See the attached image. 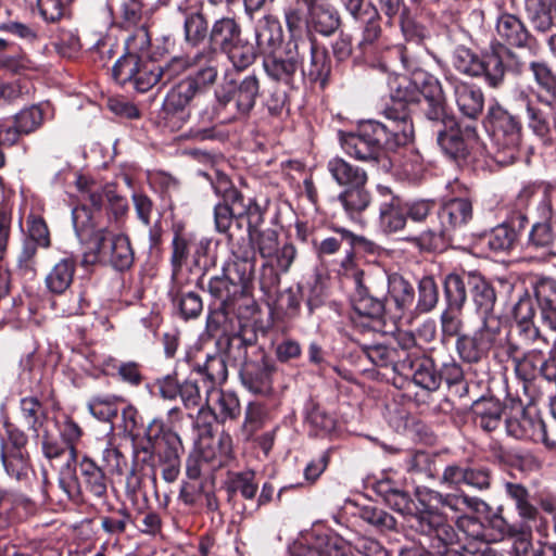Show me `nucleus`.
<instances>
[{
    "label": "nucleus",
    "mask_w": 556,
    "mask_h": 556,
    "mask_svg": "<svg viewBox=\"0 0 556 556\" xmlns=\"http://www.w3.org/2000/svg\"><path fill=\"white\" fill-rule=\"evenodd\" d=\"M495 30L498 39L480 53L466 46H457L452 54V65L460 74L479 78L492 88L504 86L508 74L519 77L527 71V62L514 49L534 50L536 38L516 14L501 12Z\"/></svg>",
    "instance_id": "nucleus-1"
},
{
    "label": "nucleus",
    "mask_w": 556,
    "mask_h": 556,
    "mask_svg": "<svg viewBox=\"0 0 556 556\" xmlns=\"http://www.w3.org/2000/svg\"><path fill=\"white\" fill-rule=\"evenodd\" d=\"M212 188L218 198L214 205L216 231L225 233L228 242H232L235 233L231 231V226L235 225L238 230H242L245 222L248 236L238 240L250 243L255 254L258 253L263 258H274L280 248L279 233L271 228L261 229L265 223L269 201L266 200L261 204L256 198L245 197L223 173L216 174L215 179L212 180Z\"/></svg>",
    "instance_id": "nucleus-2"
},
{
    "label": "nucleus",
    "mask_w": 556,
    "mask_h": 556,
    "mask_svg": "<svg viewBox=\"0 0 556 556\" xmlns=\"http://www.w3.org/2000/svg\"><path fill=\"white\" fill-rule=\"evenodd\" d=\"M160 85L173 83L187 75L167 92L156 118L160 126L179 130L190 117L191 103L206 94L217 83L218 76L207 63L200 50L193 55H175L163 65L159 64Z\"/></svg>",
    "instance_id": "nucleus-3"
},
{
    "label": "nucleus",
    "mask_w": 556,
    "mask_h": 556,
    "mask_svg": "<svg viewBox=\"0 0 556 556\" xmlns=\"http://www.w3.org/2000/svg\"><path fill=\"white\" fill-rule=\"evenodd\" d=\"M214 97L213 114L219 123L248 121L260 99L273 117H280L285 111H289L287 92L275 87L266 94L262 88V77L255 71L241 78L225 80L215 89Z\"/></svg>",
    "instance_id": "nucleus-4"
},
{
    "label": "nucleus",
    "mask_w": 556,
    "mask_h": 556,
    "mask_svg": "<svg viewBox=\"0 0 556 556\" xmlns=\"http://www.w3.org/2000/svg\"><path fill=\"white\" fill-rule=\"evenodd\" d=\"M413 142L407 132L387 119L362 121L355 129L340 134L341 147L350 157L386 174L395 166L397 150Z\"/></svg>",
    "instance_id": "nucleus-5"
},
{
    "label": "nucleus",
    "mask_w": 556,
    "mask_h": 556,
    "mask_svg": "<svg viewBox=\"0 0 556 556\" xmlns=\"http://www.w3.org/2000/svg\"><path fill=\"white\" fill-rule=\"evenodd\" d=\"M447 197L438 203V225L426 227L407 241L425 252L443 251L473 219L477 192L472 185L455 178L446 185Z\"/></svg>",
    "instance_id": "nucleus-6"
},
{
    "label": "nucleus",
    "mask_w": 556,
    "mask_h": 556,
    "mask_svg": "<svg viewBox=\"0 0 556 556\" xmlns=\"http://www.w3.org/2000/svg\"><path fill=\"white\" fill-rule=\"evenodd\" d=\"M254 42L250 40L245 55V70L252 66L260 56L266 76L273 81L294 70L298 49L288 48V39L285 40V31L279 18L274 14H265L254 25Z\"/></svg>",
    "instance_id": "nucleus-7"
},
{
    "label": "nucleus",
    "mask_w": 556,
    "mask_h": 556,
    "mask_svg": "<svg viewBox=\"0 0 556 556\" xmlns=\"http://www.w3.org/2000/svg\"><path fill=\"white\" fill-rule=\"evenodd\" d=\"M389 293L387 273L368 270L367 274H359L350 296V319L356 330L362 333L372 331V323L383 320Z\"/></svg>",
    "instance_id": "nucleus-8"
},
{
    "label": "nucleus",
    "mask_w": 556,
    "mask_h": 556,
    "mask_svg": "<svg viewBox=\"0 0 556 556\" xmlns=\"http://www.w3.org/2000/svg\"><path fill=\"white\" fill-rule=\"evenodd\" d=\"M250 39L243 35V26L236 13L213 20L208 45L199 49L214 71L219 73V55H226L236 72L245 71V55Z\"/></svg>",
    "instance_id": "nucleus-9"
},
{
    "label": "nucleus",
    "mask_w": 556,
    "mask_h": 556,
    "mask_svg": "<svg viewBox=\"0 0 556 556\" xmlns=\"http://www.w3.org/2000/svg\"><path fill=\"white\" fill-rule=\"evenodd\" d=\"M105 202V188L94 189L83 195L79 204L73 208L72 217L76 236L89 250L83 255L80 262L83 266L97 263L100 255L104 253L110 230L108 226H102L99 218Z\"/></svg>",
    "instance_id": "nucleus-10"
},
{
    "label": "nucleus",
    "mask_w": 556,
    "mask_h": 556,
    "mask_svg": "<svg viewBox=\"0 0 556 556\" xmlns=\"http://www.w3.org/2000/svg\"><path fill=\"white\" fill-rule=\"evenodd\" d=\"M427 121L432 124L444 156L460 169L469 167L475 161L473 149L479 139L477 127L460 123L451 108Z\"/></svg>",
    "instance_id": "nucleus-11"
},
{
    "label": "nucleus",
    "mask_w": 556,
    "mask_h": 556,
    "mask_svg": "<svg viewBox=\"0 0 556 556\" xmlns=\"http://www.w3.org/2000/svg\"><path fill=\"white\" fill-rule=\"evenodd\" d=\"M308 58H304L301 48H298V55H294L295 67L289 73L282 74L276 83L288 87L291 90H299L304 85L312 90L325 91L332 83V59L326 45L320 42L314 35L308 36Z\"/></svg>",
    "instance_id": "nucleus-12"
},
{
    "label": "nucleus",
    "mask_w": 556,
    "mask_h": 556,
    "mask_svg": "<svg viewBox=\"0 0 556 556\" xmlns=\"http://www.w3.org/2000/svg\"><path fill=\"white\" fill-rule=\"evenodd\" d=\"M484 126L491 138L492 157L501 166H508L520 159L522 123L498 102L489 106Z\"/></svg>",
    "instance_id": "nucleus-13"
},
{
    "label": "nucleus",
    "mask_w": 556,
    "mask_h": 556,
    "mask_svg": "<svg viewBox=\"0 0 556 556\" xmlns=\"http://www.w3.org/2000/svg\"><path fill=\"white\" fill-rule=\"evenodd\" d=\"M167 52L166 49L162 52H152L149 60L132 55L119 56L112 67V78L127 90L148 92L160 84L159 63L155 59Z\"/></svg>",
    "instance_id": "nucleus-14"
},
{
    "label": "nucleus",
    "mask_w": 556,
    "mask_h": 556,
    "mask_svg": "<svg viewBox=\"0 0 556 556\" xmlns=\"http://www.w3.org/2000/svg\"><path fill=\"white\" fill-rule=\"evenodd\" d=\"M230 256L223 264L222 271L240 289L245 295V304L252 307V312H258V304L254 299V279L256 256L255 251L248 242L235 240L229 242Z\"/></svg>",
    "instance_id": "nucleus-15"
},
{
    "label": "nucleus",
    "mask_w": 556,
    "mask_h": 556,
    "mask_svg": "<svg viewBox=\"0 0 556 556\" xmlns=\"http://www.w3.org/2000/svg\"><path fill=\"white\" fill-rule=\"evenodd\" d=\"M529 225L528 216L520 212L508 213L506 219L490 230L473 235L476 248L494 255L509 254L519 244L520 237Z\"/></svg>",
    "instance_id": "nucleus-16"
},
{
    "label": "nucleus",
    "mask_w": 556,
    "mask_h": 556,
    "mask_svg": "<svg viewBox=\"0 0 556 556\" xmlns=\"http://www.w3.org/2000/svg\"><path fill=\"white\" fill-rule=\"evenodd\" d=\"M420 103L409 77L395 78L391 85L390 99L381 110L384 119L393 122L403 131L415 140V127L412 117L410 105Z\"/></svg>",
    "instance_id": "nucleus-17"
},
{
    "label": "nucleus",
    "mask_w": 556,
    "mask_h": 556,
    "mask_svg": "<svg viewBox=\"0 0 556 556\" xmlns=\"http://www.w3.org/2000/svg\"><path fill=\"white\" fill-rule=\"evenodd\" d=\"M49 103L33 104L22 109L12 119L0 121V168L5 166L4 148L16 144L21 137L38 130L45 122Z\"/></svg>",
    "instance_id": "nucleus-18"
},
{
    "label": "nucleus",
    "mask_w": 556,
    "mask_h": 556,
    "mask_svg": "<svg viewBox=\"0 0 556 556\" xmlns=\"http://www.w3.org/2000/svg\"><path fill=\"white\" fill-rule=\"evenodd\" d=\"M192 429L195 432V444L205 462H214L218 458L214 467H228L233 460L232 441L227 434H220L215 439L219 431L218 419H194Z\"/></svg>",
    "instance_id": "nucleus-19"
},
{
    "label": "nucleus",
    "mask_w": 556,
    "mask_h": 556,
    "mask_svg": "<svg viewBox=\"0 0 556 556\" xmlns=\"http://www.w3.org/2000/svg\"><path fill=\"white\" fill-rule=\"evenodd\" d=\"M413 332H400L394 343H359L361 351L376 367L392 368L399 375L405 372V362L415 342Z\"/></svg>",
    "instance_id": "nucleus-20"
},
{
    "label": "nucleus",
    "mask_w": 556,
    "mask_h": 556,
    "mask_svg": "<svg viewBox=\"0 0 556 556\" xmlns=\"http://www.w3.org/2000/svg\"><path fill=\"white\" fill-rule=\"evenodd\" d=\"M497 332H501L498 321L495 325L489 320L481 321L479 328L456 339L455 351L458 357L463 363L470 365L488 359Z\"/></svg>",
    "instance_id": "nucleus-21"
},
{
    "label": "nucleus",
    "mask_w": 556,
    "mask_h": 556,
    "mask_svg": "<svg viewBox=\"0 0 556 556\" xmlns=\"http://www.w3.org/2000/svg\"><path fill=\"white\" fill-rule=\"evenodd\" d=\"M276 371V361L267 355L264 349L258 348L255 358L242 363L239 377L243 387L251 393L268 396L274 391L273 376Z\"/></svg>",
    "instance_id": "nucleus-22"
},
{
    "label": "nucleus",
    "mask_w": 556,
    "mask_h": 556,
    "mask_svg": "<svg viewBox=\"0 0 556 556\" xmlns=\"http://www.w3.org/2000/svg\"><path fill=\"white\" fill-rule=\"evenodd\" d=\"M420 503L424 507L416 508L408 518L409 527L422 535L437 539L444 545L455 543L458 540L457 533L444 513H441L432 503L428 505H425L422 501Z\"/></svg>",
    "instance_id": "nucleus-23"
},
{
    "label": "nucleus",
    "mask_w": 556,
    "mask_h": 556,
    "mask_svg": "<svg viewBox=\"0 0 556 556\" xmlns=\"http://www.w3.org/2000/svg\"><path fill=\"white\" fill-rule=\"evenodd\" d=\"M195 286L218 303L219 307L226 309H239V315H255L252 307L245 304V295L240 293V289L223 271L205 280V276L200 275Z\"/></svg>",
    "instance_id": "nucleus-24"
},
{
    "label": "nucleus",
    "mask_w": 556,
    "mask_h": 556,
    "mask_svg": "<svg viewBox=\"0 0 556 556\" xmlns=\"http://www.w3.org/2000/svg\"><path fill=\"white\" fill-rule=\"evenodd\" d=\"M177 11L182 18L184 42L191 49H198L208 43L212 23L204 13L203 2L188 3L182 2L178 5Z\"/></svg>",
    "instance_id": "nucleus-25"
},
{
    "label": "nucleus",
    "mask_w": 556,
    "mask_h": 556,
    "mask_svg": "<svg viewBox=\"0 0 556 556\" xmlns=\"http://www.w3.org/2000/svg\"><path fill=\"white\" fill-rule=\"evenodd\" d=\"M409 78L419 98H424L425 105L421 111L426 119L450 108L442 84L437 76L422 68H415Z\"/></svg>",
    "instance_id": "nucleus-26"
},
{
    "label": "nucleus",
    "mask_w": 556,
    "mask_h": 556,
    "mask_svg": "<svg viewBox=\"0 0 556 556\" xmlns=\"http://www.w3.org/2000/svg\"><path fill=\"white\" fill-rule=\"evenodd\" d=\"M258 340L254 321L249 318H239L237 328L215 343V349L222 352L228 361L243 362L248 358V349L256 345Z\"/></svg>",
    "instance_id": "nucleus-27"
},
{
    "label": "nucleus",
    "mask_w": 556,
    "mask_h": 556,
    "mask_svg": "<svg viewBox=\"0 0 556 556\" xmlns=\"http://www.w3.org/2000/svg\"><path fill=\"white\" fill-rule=\"evenodd\" d=\"M377 192L380 195L378 223L381 231L392 235L404 230L407 225L405 200L383 185L377 186Z\"/></svg>",
    "instance_id": "nucleus-28"
},
{
    "label": "nucleus",
    "mask_w": 556,
    "mask_h": 556,
    "mask_svg": "<svg viewBox=\"0 0 556 556\" xmlns=\"http://www.w3.org/2000/svg\"><path fill=\"white\" fill-rule=\"evenodd\" d=\"M471 412L473 417H540L533 400L525 406L519 397L511 396H507L504 403L494 396H481L472 403Z\"/></svg>",
    "instance_id": "nucleus-29"
},
{
    "label": "nucleus",
    "mask_w": 556,
    "mask_h": 556,
    "mask_svg": "<svg viewBox=\"0 0 556 556\" xmlns=\"http://www.w3.org/2000/svg\"><path fill=\"white\" fill-rule=\"evenodd\" d=\"M404 367L405 372L402 375H412L413 381L420 388L428 391H435L440 388L439 370L435 368L434 361L426 354L416 339Z\"/></svg>",
    "instance_id": "nucleus-30"
},
{
    "label": "nucleus",
    "mask_w": 556,
    "mask_h": 556,
    "mask_svg": "<svg viewBox=\"0 0 556 556\" xmlns=\"http://www.w3.org/2000/svg\"><path fill=\"white\" fill-rule=\"evenodd\" d=\"M556 191L555 187L548 182L535 181L525 185L519 193L517 194L511 210L509 213L520 212L525 216L527 215V208L531 201L539 197V204L536 211L540 217H552L554 216L553 210V193Z\"/></svg>",
    "instance_id": "nucleus-31"
},
{
    "label": "nucleus",
    "mask_w": 556,
    "mask_h": 556,
    "mask_svg": "<svg viewBox=\"0 0 556 556\" xmlns=\"http://www.w3.org/2000/svg\"><path fill=\"white\" fill-rule=\"evenodd\" d=\"M100 370L104 376L130 388H139L146 381L144 366L134 359L122 361L108 356L101 362Z\"/></svg>",
    "instance_id": "nucleus-32"
},
{
    "label": "nucleus",
    "mask_w": 556,
    "mask_h": 556,
    "mask_svg": "<svg viewBox=\"0 0 556 556\" xmlns=\"http://www.w3.org/2000/svg\"><path fill=\"white\" fill-rule=\"evenodd\" d=\"M453 87L458 111L470 119H477L483 112L484 93L476 84L453 78L450 80Z\"/></svg>",
    "instance_id": "nucleus-33"
},
{
    "label": "nucleus",
    "mask_w": 556,
    "mask_h": 556,
    "mask_svg": "<svg viewBox=\"0 0 556 556\" xmlns=\"http://www.w3.org/2000/svg\"><path fill=\"white\" fill-rule=\"evenodd\" d=\"M429 503L440 505L441 513L447 517V513H452V519L457 521V517L465 516L469 513L479 511L483 502L475 496L466 495L464 492L441 493L439 491H429Z\"/></svg>",
    "instance_id": "nucleus-34"
},
{
    "label": "nucleus",
    "mask_w": 556,
    "mask_h": 556,
    "mask_svg": "<svg viewBox=\"0 0 556 556\" xmlns=\"http://www.w3.org/2000/svg\"><path fill=\"white\" fill-rule=\"evenodd\" d=\"M168 296L174 313L184 320L195 319L203 312L201 295L195 291L187 290L186 285L180 279L172 281Z\"/></svg>",
    "instance_id": "nucleus-35"
},
{
    "label": "nucleus",
    "mask_w": 556,
    "mask_h": 556,
    "mask_svg": "<svg viewBox=\"0 0 556 556\" xmlns=\"http://www.w3.org/2000/svg\"><path fill=\"white\" fill-rule=\"evenodd\" d=\"M78 265L74 254L61 257L45 277V287L52 295H63L71 289Z\"/></svg>",
    "instance_id": "nucleus-36"
},
{
    "label": "nucleus",
    "mask_w": 556,
    "mask_h": 556,
    "mask_svg": "<svg viewBox=\"0 0 556 556\" xmlns=\"http://www.w3.org/2000/svg\"><path fill=\"white\" fill-rule=\"evenodd\" d=\"M389 296L394 303V317L399 319H410L414 313L413 304L416 298V291L410 281L402 275H388Z\"/></svg>",
    "instance_id": "nucleus-37"
},
{
    "label": "nucleus",
    "mask_w": 556,
    "mask_h": 556,
    "mask_svg": "<svg viewBox=\"0 0 556 556\" xmlns=\"http://www.w3.org/2000/svg\"><path fill=\"white\" fill-rule=\"evenodd\" d=\"M160 394L164 399L173 400L180 396L186 409H194L200 406L201 395L197 381L186 380L179 383L175 376L167 375L156 380Z\"/></svg>",
    "instance_id": "nucleus-38"
},
{
    "label": "nucleus",
    "mask_w": 556,
    "mask_h": 556,
    "mask_svg": "<svg viewBox=\"0 0 556 556\" xmlns=\"http://www.w3.org/2000/svg\"><path fill=\"white\" fill-rule=\"evenodd\" d=\"M228 359L215 349L214 353H207L204 361L194 359L191 363L192 371L199 375L207 389H214L223 384L228 378Z\"/></svg>",
    "instance_id": "nucleus-39"
},
{
    "label": "nucleus",
    "mask_w": 556,
    "mask_h": 556,
    "mask_svg": "<svg viewBox=\"0 0 556 556\" xmlns=\"http://www.w3.org/2000/svg\"><path fill=\"white\" fill-rule=\"evenodd\" d=\"M337 200L341 204L345 215L355 223L363 222L364 213L374 202L372 194L367 184H359L341 190Z\"/></svg>",
    "instance_id": "nucleus-40"
},
{
    "label": "nucleus",
    "mask_w": 556,
    "mask_h": 556,
    "mask_svg": "<svg viewBox=\"0 0 556 556\" xmlns=\"http://www.w3.org/2000/svg\"><path fill=\"white\" fill-rule=\"evenodd\" d=\"M469 293L475 311L481 317V320L493 323V313L497 299L494 286L482 275L472 273Z\"/></svg>",
    "instance_id": "nucleus-41"
},
{
    "label": "nucleus",
    "mask_w": 556,
    "mask_h": 556,
    "mask_svg": "<svg viewBox=\"0 0 556 556\" xmlns=\"http://www.w3.org/2000/svg\"><path fill=\"white\" fill-rule=\"evenodd\" d=\"M472 273H450L442 279L444 307L464 309L470 291Z\"/></svg>",
    "instance_id": "nucleus-42"
},
{
    "label": "nucleus",
    "mask_w": 556,
    "mask_h": 556,
    "mask_svg": "<svg viewBox=\"0 0 556 556\" xmlns=\"http://www.w3.org/2000/svg\"><path fill=\"white\" fill-rule=\"evenodd\" d=\"M536 85L535 98L545 105H556V74L545 61L527 63Z\"/></svg>",
    "instance_id": "nucleus-43"
},
{
    "label": "nucleus",
    "mask_w": 556,
    "mask_h": 556,
    "mask_svg": "<svg viewBox=\"0 0 556 556\" xmlns=\"http://www.w3.org/2000/svg\"><path fill=\"white\" fill-rule=\"evenodd\" d=\"M327 170L332 180L343 189L357 186L359 184H368L367 172L358 166L350 163L341 156L331 157L327 162Z\"/></svg>",
    "instance_id": "nucleus-44"
},
{
    "label": "nucleus",
    "mask_w": 556,
    "mask_h": 556,
    "mask_svg": "<svg viewBox=\"0 0 556 556\" xmlns=\"http://www.w3.org/2000/svg\"><path fill=\"white\" fill-rule=\"evenodd\" d=\"M533 296L543 321L556 331V280L549 277L539 278L533 285Z\"/></svg>",
    "instance_id": "nucleus-45"
},
{
    "label": "nucleus",
    "mask_w": 556,
    "mask_h": 556,
    "mask_svg": "<svg viewBox=\"0 0 556 556\" xmlns=\"http://www.w3.org/2000/svg\"><path fill=\"white\" fill-rule=\"evenodd\" d=\"M352 18L361 25L362 39L358 49L366 53L382 36V16L377 7L350 13Z\"/></svg>",
    "instance_id": "nucleus-46"
},
{
    "label": "nucleus",
    "mask_w": 556,
    "mask_h": 556,
    "mask_svg": "<svg viewBox=\"0 0 556 556\" xmlns=\"http://www.w3.org/2000/svg\"><path fill=\"white\" fill-rule=\"evenodd\" d=\"M521 99L525 102L528 127L535 136L542 139L549 138L552 134V111L545 103L540 102L536 98L533 100L527 93L522 92Z\"/></svg>",
    "instance_id": "nucleus-47"
},
{
    "label": "nucleus",
    "mask_w": 556,
    "mask_h": 556,
    "mask_svg": "<svg viewBox=\"0 0 556 556\" xmlns=\"http://www.w3.org/2000/svg\"><path fill=\"white\" fill-rule=\"evenodd\" d=\"M88 408L93 417H136L137 408L126 399L117 395H97L88 402Z\"/></svg>",
    "instance_id": "nucleus-48"
},
{
    "label": "nucleus",
    "mask_w": 556,
    "mask_h": 556,
    "mask_svg": "<svg viewBox=\"0 0 556 556\" xmlns=\"http://www.w3.org/2000/svg\"><path fill=\"white\" fill-rule=\"evenodd\" d=\"M106 241H110L109 264L112 268L119 273L129 270L136 260L129 236L124 232L110 233Z\"/></svg>",
    "instance_id": "nucleus-49"
},
{
    "label": "nucleus",
    "mask_w": 556,
    "mask_h": 556,
    "mask_svg": "<svg viewBox=\"0 0 556 556\" xmlns=\"http://www.w3.org/2000/svg\"><path fill=\"white\" fill-rule=\"evenodd\" d=\"M504 426L507 433L516 439L542 441L547 446H556L547 438L544 419H504Z\"/></svg>",
    "instance_id": "nucleus-50"
},
{
    "label": "nucleus",
    "mask_w": 556,
    "mask_h": 556,
    "mask_svg": "<svg viewBox=\"0 0 556 556\" xmlns=\"http://www.w3.org/2000/svg\"><path fill=\"white\" fill-rule=\"evenodd\" d=\"M230 314H237V321L239 318H248L250 316L248 314L239 315V309H226L225 307L219 306L214 309H210L205 324V334L208 339L216 342L219 339L222 340V338L224 339L226 336H229L230 331H233L237 328V326L233 325L232 319L229 317Z\"/></svg>",
    "instance_id": "nucleus-51"
},
{
    "label": "nucleus",
    "mask_w": 556,
    "mask_h": 556,
    "mask_svg": "<svg viewBox=\"0 0 556 556\" xmlns=\"http://www.w3.org/2000/svg\"><path fill=\"white\" fill-rule=\"evenodd\" d=\"M338 231L341 233L342 239H345L351 245L350 251L346 252L344 260L341 262L343 275L353 279V282L356 283V279L359 277V274H367L368 271L358 267L354 258L353 250L361 249L365 252L375 253L376 247L366 238L357 236L350 230L341 228Z\"/></svg>",
    "instance_id": "nucleus-52"
},
{
    "label": "nucleus",
    "mask_w": 556,
    "mask_h": 556,
    "mask_svg": "<svg viewBox=\"0 0 556 556\" xmlns=\"http://www.w3.org/2000/svg\"><path fill=\"white\" fill-rule=\"evenodd\" d=\"M302 300L303 287H301V283L295 288H287L276 294L271 304V312L278 318L294 319L300 316Z\"/></svg>",
    "instance_id": "nucleus-53"
},
{
    "label": "nucleus",
    "mask_w": 556,
    "mask_h": 556,
    "mask_svg": "<svg viewBox=\"0 0 556 556\" xmlns=\"http://www.w3.org/2000/svg\"><path fill=\"white\" fill-rule=\"evenodd\" d=\"M348 545L338 535H317L312 543L302 546L298 556H345Z\"/></svg>",
    "instance_id": "nucleus-54"
},
{
    "label": "nucleus",
    "mask_w": 556,
    "mask_h": 556,
    "mask_svg": "<svg viewBox=\"0 0 556 556\" xmlns=\"http://www.w3.org/2000/svg\"><path fill=\"white\" fill-rule=\"evenodd\" d=\"M535 313L534 301L528 292L521 295L513 307V317L520 333L531 339L539 334V328L534 325Z\"/></svg>",
    "instance_id": "nucleus-55"
},
{
    "label": "nucleus",
    "mask_w": 556,
    "mask_h": 556,
    "mask_svg": "<svg viewBox=\"0 0 556 556\" xmlns=\"http://www.w3.org/2000/svg\"><path fill=\"white\" fill-rule=\"evenodd\" d=\"M1 460L8 476L17 481L29 482L34 476L26 450H2Z\"/></svg>",
    "instance_id": "nucleus-56"
},
{
    "label": "nucleus",
    "mask_w": 556,
    "mask_h": 556,
    "mask_svg": "<svg viewBox=\"0 0 556 556\" xmlns=\"http://www.w3.org/2000/svg\"><path fill=\"white\" fill-rule=\"evenodd\" d=\"M302 1L295 0V3H291L285 9V22L288 31V48L291 46L301 48L305 46L306 40L303 33V23L305 20L304 8H301Z\"/></svg>",
    "instance_id": "nucleus-57"
},
{
    "label": "nucleus",
    "mask_w": 556,
    "mask_h": 556,
    "mask_svg": "<svg viewBox=\"0 0 556 556\" xmlns=\"http://www.w3.org/2000/svg\"><path fill=\"white\" fill-rule=\"evenodd\" d=\"M545 364V354L541 350L521 351L514 369L517 379L527 383L540 378V369Z\"/></svg>",
    "instance_id": "nucleus-58"
},
{
    "label": "nucleus",
    "mask_w": 556,
    "mask_h": 556,
    "mask_svg": "<svg viewBox=\"0 0 556 556\" xmlns=\"http://www.w3.org/2000/svg\"><path fill=\"white\" fill-rule=\"evenodd\" d=\"M225 489L229 497L240 493L244 500H253L257 493L258 484L255 482L254 470L228 471Z\"/></svg>",
    "instance_id": "nucleus-59"
},
{
    "label": "nucleus",
    "mask_w": 556,
    "mask_h": 556,
    "mask_svg": "<svg viewBox=\"0 0 556 556\" xmlns=\"http://www.w3.org/2000/svg\"><path fill=\"white\" fill-rule=\"evenodd\" d=\"M80 472L85 490L97 498L105 497L108 480L103 470L91 459L84 458L80 463Z\"/></svg>",
    "instance_id": "nucleus-60"
},
{
    "label": "nucleus",
    "mask_w": 556,
    "mask_h": 556,
    "mask_svg": "<svg viewBox=\"0 0 556 556\" xmlns=\"http://www.w3.org/2000/svg\"><path fill=\"white\" fill-rule=\"evenodd\" d=\"M105 199L108 216V224L105 226H108L109 230L110 227H113L116 230H122L126 224L129 212L127 199L111 188H105Z\"/></svg>",
    "instance_id": "nucleus-61"
},
{
    "label": "nucleus",
    "mask_w": 556,
    "mask_h": 556,
    "mask_svg": "<svg viewBox=\"0 0 556 556\" xmlns=\"http://www.w3.org/2000/svg\"><path fill=\"white\" fill-rule=\"evenodd\" d=\"M193 240L180 230L175 231L172 240V253H170V281H177L182 267L187 263L189 256H191Z\"/></svg>",
    "instance_id": "nucleus-62"
},
{
    "label": "nucleus",
    "mask_w": 556,
    "mask_h": 556,
    "mask_svg": "<svg viewBox=\"0 0 556 556\" xmlns=\"http://www.w3.org/2000/svg\"><path fill=\"white\" fill-rule=\"evenodd\" d=\"M501 332H497L495 344L492 346V357L496 364H498L505 374L508 370V363L511 362L514 368L516 367L517 361L521 353L520 345L513 341L510 338V332L506 333L505 337L501 336Z\"/></svg>",
    "instance_id": "nucleus-63"
},
{
    "label": "nucleus",
    "mask_w": 556,
    "mask_h": 556,
    "mask_svg": "<svg viewBox=\"0 0 556 556\" xmlns=\"http://www.w3.org/2000/svg\"><path fill=\"white\" fill-rule=\"evenodd\" d=\"M417 303L414 307L416 315L432 312L439 303V285L433 276H424L417 286Z\"/></svg>",
    "instance_id": "nucleus-64"
}]
</instances>
